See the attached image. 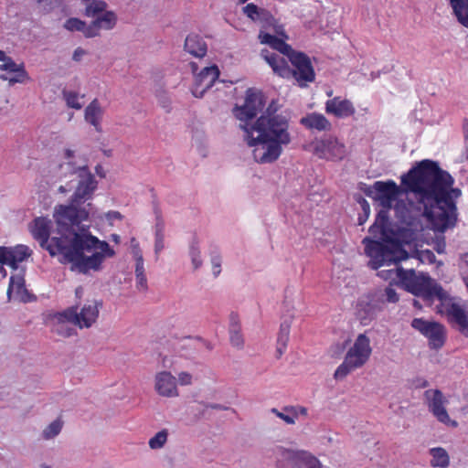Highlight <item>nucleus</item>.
I'll return each mask as SVG.
<instances>
[{"mask_svg":"<svg viewBox=\"0 0 468 468\" xmlns=\"http://www.w3.org/2000/svg\"><path fill=\"white\" fill-rule=\"evenodd\" d=\"M192 378H193L192 375L189 374L188 372L183 371L178 374V382L182 386L191 385Z\"/></svg>","mask_w":468,"mask_h":468,"instance_id":"nucleus-60","label":"nucleus"},{"mask_svg":"<svg viewBox=\"0 0 468 468\" xmlns=\"http://www.w3.org/2000/svg\"><path fill=\"white\" fill-rule=\"evenodd\" d=\"M136 287L139 290L147 289V280L145 275L136 276Z\"/></svg>","mask_w":468,"mask_h":468,"instance_id":"nucleus-64","label":"nucleus"},{"mask_svg":"<svg viewBox=\"0 0 468 468\" xmlns=\"http://www.w3.org/2000/svg\"><path fill=\"white\" fill-rule=\"evenodd\" d=\"M369 343V338L365 334H360L345 356L346 364L353 369L361 367L366 364L372 351Z\"/></svg>","mask_w":468,"mask_h":468,"instance_id":"nucleus-10","label":"nucleus"},{"mask_svg":"<svg viewBox=\"0 0 468 468\" xmlns=\"http://www.w3.org/2000/svg\"><path fill=\"white\" fill-rule=\"evenodd\" d=\"M355 200L360 205L362 213L358 215L357 224L362 226L370 215V205L365 197L360 195L355 196Z\"/></svg>","mask_w":468,"mask_h":468,"instance_id":"nucleus-40","label":"nucleus"},{"mask_svg":"<svg viewBox=\"0 0 468 468\" xmlns=\"http://www.w3.org/2000/svg\"><path fill=\"white\" fill-rule=\"evenodd\" d=\"M349 340H346L343 343H336L331 347L332 356H341L345 349L346 348V346L348 345Z\"/></svg>","mask_w":468,"mask_h":468,"instance_id":"nucleus-57","label":"nucleus"},{"mask_svg":"<svg viewBox=\"0 0 468 468\" xmlns=\"http://www.w3.org/2000/svg\"><path fill=\"white\" fill-rule=\"evenodd\" d=\"M164 249V237L160 231L156 232L154 242V252L157 255Z\"/></svg>","mask_w":468,"mask_h":468,"instance_id":"nucleus-61","label":"nucleus"},{"mask_svg":"<svg viewBox=\"0 0 468 468\" xmlns=\"http://www.w3.org/2000/svg\"><path fill=\"white\" fill-rule=\"evenodd\" d=\"M325 112L337 118H346L352 116L356 112V110L349 100H341L340 97H335L326 101Z\"/></svg>","mask_w":468,"mask_h":468,"instance_id":"nucleus-19","label":"nucleus"},{"mask_svg":"<svg viewBox=\"0 0 468 468\" xmlns=\"http://www.w3.org/2000/svg\"><path fill=\"white\" fill-rule=\"evenodd\" d=\"M425 396L430 399L429 410L436 417V419L444 424H451L452 427H457L456 420H452L445 407L444 397L440 389H429L425 391Z\"/></svg>","mask_w":468,"mask_h":468,"instance_id":"nucleus-14","label":"nucleus"},{"mask_svg":"<svg viewBox=\"0 0 468 468\" xmlns=\"http://www.w3.org/2000/svg\"><path fill=\"white\" fill-rule=\"evenodd\" d=\"M378 297L384 299V303H396L399 301V295L397 293L396 290L391 287V285L386 287L384 293L378 294Z\"/></svg>","mask_w":468,"mask_h":468,"instance_id":"nucleus-47","label":"nucleus"},{"mask_svg":"<svg viewBox=\"0 0 468 468\" xmlns=\"http://www.w3.org/2000/svg\"><path fill=\"white\" fill-rule=\"evenodd\" d=\"M64 27L69 31L82 32L85 28V22L79 18L71 17L66 20Z\"/></svg>","mask_w":468,"mask_h":468,"instance_id":"nucleus-46","label":"nucleus"},{"mask_svg":"<svg viewBox=\"0 0 468 468\" xmlns=\"http://www.w3.org/2000/svg\"><path fill=\"white\" fill-rule=\"evenodd\" d=\"M397 277L403 288L416 297H420L429 306L434 298L441 302L451 301L452 298L434 279L425 273L417 275L415 270L397 269Z\"/></svg>","mask_w":468,"mask_h":468,"instance_id":"nucleus-5","label":"nucleus"},{"mask_svg":"<svg viewBox=\"0 0 468 468\" xmlns=\"http://www.w3.org/2000/svg\"><path fill=\"white\" fill-rule=\"evenodd\" d=\"M211 265H212V273L215 278H217L221 272V263L222 259L218 253L213 254L211 256Z\"/></svg>","mask_w":468,"mask_h":468,"instance_id":"nucleus-52","label":"nucleus"},{"mask_svg":"<svg viewBox=\"0 0 468 468\" xmlns=\"http://www.w3.org/2000/svg\"><path fill=\"white\" fill-rule=\"evenodd\" d=\"M61 313H58L56 315L58 323L54 326V331L62 336L69 337L75 334V330L67 325V323H69L65 317H62Z\"/></svg>","mask_w":468,"mask_h":468,"instance_id":"nucleus-39","label":"nucleus"},{"mask_svg":"<svg viewBox=\"0 0 468 468\" xmlns=\"http://www.w3.org/2000/svg\"><path fill=\"white\" fill-rule=\"evenodd\" d=\"M445 248H446L445 237L443 235L436 236V238L434 239L435 251L439 254H442L445 252Z\"/></svg>","mask_w":468,"mask_h":468,"instance_id":"nucleus-55","label":"nucleus"},{"mask_svg":"<svg viewBox=\"0 0 468 468\" xmlns=\"http://www.w3.org/2000/svg\"><path fill=\"white\" fill-rule=\"evenodd\" d=\"M375 223L380 227L381 239L388 237V235L390 234V230H392L393 228H391L389 216L386 210H379L378 212Z\"/></svg>","mask_w":468,"mask_h":468,"instance_id":"nucleus-38","label":"nucleus"},{"mask_svg":"<svg viewBox=\"0 0 468 468\" xmlns=\"http://www.w3.org/2000/svg\"><path fill=\"white\" fill-rule=\"evenodd\" d=\"M450 4L458 22L468 28V0H450Z\"/></svg>","mask_w":468,"mask_h":468,"instance_id":"nucleus-33","label":"nucleus"},{"mask_svg":"<svg viewBox=\"0 0 468 468\" xmlns=\"http://www.w3.org/2000/svg\"><path fill=\"white\" fill-rule=\"evenodd\" d=\"M417 257L420 261H428L430 264L436 263V256L431 250L416 251Z\"/></svg>","mask_w":468,"mask_h":468,"instance_id":"nucleus-51","label":"nucleus"},{"mask_svg":"<svg viewBox=\"0 0 468 468\" xmlns=\"http://www.w3.org/2000/svg\"><path fill=\"white\" fill-rule=\"evenodd\" d=\"M315 80V71L308 55L294 50V81L299 87H306Z\"/></svg>","mask_w":468,"mask_h":468,"instance_id":"nucleus-12","label":"nucleus"},{"mask_svg":"<svg viewBox=\"0 0 468 468\" xmlns=\"http://www.w3.org/2000/svg\"><path fill=\"white\" fill-rule=\"evenodd\" d=\"M25 287V279L22 275H14L10 278V283L7 290V295L10 298L12 293Z\"/></svg>","mask_w":468,"mask_h":468,"instance_id":"nucleus-45","label":"nucleus"},{"mask_svg":"<svg viewBox=\"0 0 468 468\" xmlns=\"http://www.w3.org/2000/svg\"><path fill=\"white\" fill-rule=\"evenodd\" d=\"M261 56L271 67L272 70L276 74L285 79L292 78V69L284 57L276 53H271L268 49H262Z\"/></svg>","mask_w":468,"mask_h":468,"instance_id":"nucleus-18","label":"nucleus"},{"mask_svg":"<svg viewBox=\"0 0 468 468\" xmlns=\"http://www.w3.org/2000/svg\"><path fill=\"white\" fill-rule=\"evenodd\" d=\"M354 369L350 367L345 361L336 368L334 374L335 380H343Z\"/></svg>","mask_w":468,"mask_h":468,"instance_id":"nucleus-50","label":"nucleus"},{"mask_svg":"<svg viewBox=\"0 0 468 468\" xmlns=\"http://www.w3.org/2000/svg\"><path fill=\"white\" fill-rule=\"evenodd\" d=\"M32 254V250L26 245L16 247H0V264H5L17 269V263L25 261Z\"/></svg>","mask_w":468,"mask_h":468,"instance_id":"nucleus-16","label":"nucleus"},{"mask_svg":"<svg viewBox=\"0 0 468 468\" xmlns=\"http://www.w3.org/2000/svg\"><path fill=\"white\" fill-rule=\"evenodd\" d=\"M200 250L197 239H193L189 247V256L195 270L199 269L202 264Z\"/></svg>","mask_w":468,"mask_h":468,"instance_id":"nucleus-41","label":"nucleus"},{"mask_svg":"<svg viewBox=\"0 0 468 468\" xmlns=\"http://www.w3.org/2000/svg\"><path fill=\"white\" fill-rule=\"evenodd\" d=\"M354 369L350 367L345 361L336 368L334 374L335 380H343Z\"/></svg>","mask_w":468,"mask_h":468,"instance_id":"nucleus-49","label":"nucleus"},{"mask_svg":"<svg viewBox=\"0 0 468 468\" xmlns=\"http://www.w3.org/2000/svg\"><path fill=\"white\" fill-rule=\"evenodd\" d=\"M386 250L389 254L388 262L392 264H398L401 261H406L410 258L409 252L403 248L401 242L395 239H390L389 244L381 250Z\"/></svg>","mask_w":468,"mask_h":468,"instance_id":"nucleus-30","label":"nucleus"},{"mask_svg":"<svg viewBox=\"0 0 468 468\" xmlns=\"http://www.w3.org/2000/svg\"><path fill=\"white\" fill-rule=\"evenodd\" d=\"M399 197H390V198H387V199L378 200L379 202V205L382 207L380 210H386L387 213L388 214V211L391 208L394 209L393 202L396 203L397 200H399Z\"/></svg>","mask_w":468,"mask_h":468,"instance_id":"nucleus-59","label":"nucleus"},{"mask_svg":"<svg viewBox=\"0 0 468 468\" xmlns=\"http://www.w3.org/2000/svg\"><path fill=\"white\" fill-rule=\"evenodd\" d=\"M16 297L23 303H28L36 300V296L31 294L28 290L26 288H22L21 290L15 292Z\"/></svg>","mask_w":468,"mask_h":468,"instance_id":"nucleus-54","label":"nucleus"},{"mask_svg":"<svg viewBox=\"0 0 468 468\" xmlns=\"http://www.w3.org/2000/svg\"><path fill=\"white\" fill-rule=\"evenodd\" d=\"M79 178L70 203L69 205H58L54 210V218L58 223L61 231L65 233L70 228L77 230V233L71 232L73 236L71 245L74 252H68L67 257L70 261L75 259L79 255L78 249L81 250L82 246H85L86 249L101 250L107 258L113 257L115 255L113 249L111 248L108 242L100 240L97 237L91 235L90 224H86L89 221L91 204L82 205L91 198L97 188V181L90 172Z\"/></svg>","mask_w":468,"mask_h":468,"instance_id":"nucleus-3","label":"nucleus"},{"mask_svg":"<svg viewBox=\"0 0 468 468\" xmlns=\"http://www.w3.org/2000/svg\"><path fill=\"white\" fill-rule=\"evenodd\" d=\"M422 228H414V227H397L390 230V234L388 237L385 239H380V240H369L377 250H383L387 247V244H389L390 239L398 240L401 242V245H410L416 239V233L418 231H421Z\"/></svg>","mask_w":468,"mask_h":468,"instance_id":"nucleus-13","label":"nucleus"},{"mask_svg":"<svg viewBox=\"0 0 468 468\" xmlns=\"http://www.w3.org/2000/svg\"><path fill=\"white\" fill-rule=\"evenodd\" d=\"M62 97L65 100L67 106L69 108L80 110L83 106V104L79 101V94L77 92L63 90Z\"/></svg>","mask_w":468,"mask_h":468,"instance_id":"nucleus-42","label":"nucleus"},{"mask_svg":"<svg viewBox=\"0 0 468 468\" xmlns=\"http://www.w3.org/2000/svg\"><path fill=\"white\" fill-rule=\"evenodd\" d=\"M432 459L431 465L432 467L446 468L450 464V457L447 451L441 447H435L430 450Z\"/></svg>","mask_w":468,"mask_h":468,"instance_id":"nucleus-34","label":"nucleus"},{"mask_svg":"<svg viewBox=\"0 0 468 468\" xmlns=\"http://www.w3.org/2000/svg\"><path fill=\"white\" fill-rule=\"evenodd\" d=\"M259 39L261 44L269 45L271 48L279 51L292 64V48L285 43V38H280L274 35L260 31Z\"/></svg>","mask_w":468,"mask_h":468,"instance_id":"nucleus-20","label":"nucleus"},{"mask_svg":"<svg viewBox=\"0 0 468 468\" xmlns=\"http://www.w3.org/2000/svg\"><path fill=\"white\" fill-rule=\"evenodd\" d=\"M277 468H292V452L282 446H277L274 451Z\"/></svg>","mask_w":468,"mask_h":468,"instance_id":"nucleus-35","label":"nucleus"},{"mask_svg":"<svg viewBox=\"0 0 468 468\" xmlns=\"http://www.w3.org/2000/svg\"><path fill=\"white\" fill-rule=\"evenodd\" d=\"M154 388L162 397L173 398L178 396L176 379L167 371H162L155 375Z\"/></svg>","mask_w":468,"mask_h":468,"instance_id":"nucleus-17","label":"nucleus"},{"mask_svg":"<svg viewBox=\"0 0 468 468\" xmlns=\"http://www.w3.org/2000/svg\"><path fill=\"white\" fill-rule=\"evenodd\" d=\"M102 109L97 99H94L85 109V120L90 123L96 131L101 132L100 120Z\"/></svg>","mask_w":468,"mask_h":468,"instance_id":"nucleus-31","label":"nucleus"},{"mask_svg":"<svg viewBox=\"0 0 468 468\" xmlns=\"http://www.w3.org/2000/svg\"><path fill=\"white\" fill-rule=\"evenodd\" d=\"M369 240H375L370 237H366L363 239L362 243L365 245L366 253L373 258L371 261V268L373 270H378L384 264L391 265L392 263L388 262L389 254L388 251L384 250H377L373 243Z\"/></svg>","mask_w":468,"mask_h":468,"instance_id":"nucleus-23","label":"nucleus"},{"mask_svg":"<svg viewBox=\"0 0 468 468\" xmlns=\"http://www.w3.org/2000/svg\"><path fill=\"white\" fill-rule=\"evenodd\" d=\"M384 299L378 297V293H373L367 295V301H361L359 303V314L362 320L369 319L372 320L378 313L383 309Z\"/></svg>","mask_w":468,"mask_h":468,"instance_id":"nucleus-22","label":"nucleus"},{"mask_svg":"<svg viewBox=\"0 0 468 468\" xmlns=\"http://www.w3.org/2000/svg\"><path fill=\"white\" fill-rule=\"evenodd\" d=\"M264 96L253 89H248L244 103L236 105L233 113L243 123L240 129L245 132V140L254 147V160L260 164H271L282 154V146L291 142L288 132L289 122L283 116L270 117L261 115L255 122L252 120L264 107Z\"/></svg>","mask_w":468,"mask_h":468,"instance_id":"nucleus-2","label":"nucleus"},{"mask_svg":"<svg viewBox=\"0 0 468 468\" xmlns=\"http://www.w3.org/2000/svg\"><path fill=\"white\" fill-rule=\"evenodd\" d=\"M290 333H291V317L288 319H284L281 324L280 331L278 334V346L276 349L277 357H281L283 354L284 349L290 340Z\"/></svg>","mask_w":468,"mask_h":468,"instance_id":"nucleus-32","label":"nucleus"},{"mask_svg":"<svg viewBox=\"0 0 468 468\" xmlns=\"http://www.w3.org/2000/svg\"><path fill=\"white\" fill-rule=\"evenodd\" d=\"M446 314L449 320L458 325V331L468 337V314L455 303L447 304Z\"/></svg>","mask_w":468,"mask_h":468,"instance_id":"nucleus-21","label":"nucleus"},{"mask_svg":"<svg viewBox=\"0 0 468 468\" xmlns=\"http://www.w3.org/2000/svg\"><path fill=\"white\" fill-rule=\"evenodd\" d=\"M420 187L425 193H412L416 201L399 199L394 205L395 217L407 227L422 228V218L435 233H445L458 222L457 199L462 196L459 187H453L454 178L435 161L421 173Z\"/></svg>","mask_w":468,"mask_h":468,"instance_id":"nucleus-1","label":"nucleus"},{"mask_svg":"<svg viewBox=\"0 0 468 468\" xmlns=\"http://www.w3.org/2000/svg\"><path fill=\"white\" fill-rule=\"evenodd\" d=\"M242 12L252 21L262 23V27L264 28L273 24L274 18L271 14L266 9L261 8L254 4L250 3L243 6Z\"/></svg>","mask_w":468,"mask_h":468,"instance_id":"nucleus-24","label":"nucleus"},{"mask_svg":"<svg viewBox=\"0 0 468 468\" xmlns=\"http://www.w3.org/2000/svg\"><path fill=\"white\" fill-rule=\"evenodd\" d=\"M410 325L428 338L431 349L438 350L444 346L446 329L442 324L435 321H427L423 318H414Z\"/></svg>","mask_w":468,"mask_h":468,"instance_id":"nucleus-8","label":"nucleus"},{"mask_svg":"<svg viewBox=\"0 0 468 468\" xmlns=\"http://www.w3.org/2000/svg\"><path fill=\"white\" fill-rule=\"evenodd\" d=\"M131 246H132V253H133L134 259L136 260L139 258H143V254L140 250L139 243L135 238H133L131 239Z\"/></svg>","mask_w":468,"mask_h":468,"instance_id":"nucleus-62","label":"nucleus"},{"mask_svg":"<svg viewBox=\"0 0 468 468\" xmlns=\"http://www.w3.org/2000/svg\"><path fill=\"white\" fill-rule=\"evenodd\" d=\"M135 275L141 276L144 274V258H139L135 260Z\"/></svg>","mask_w":468,"mask_h":468,"instance_id":"nucleus-63","label":"nucleus"},{"mask_svg":"<svg viewBox=\"0 0 468 468\" xmlns=\"http://www.w3.org/2000/svg\"><path fill=\"white\" fill-rule=\"evenodd\" d=\"M435 161L423 159L416 162L415 165L401 176V184L398 186L393 180L376 181L374 189L376 190V200L387 199L390 197H399L402 194L425 193L420 187L422 180H418L421 173H424L433 165Z\"/></svg>","mask_w":468,"mask_h":468,"instance_id":"nucleus-6","label":"nucleus"},{"mask_svg":"<svg viewBox=\"0 0 468 468\" xmlns=\"http://www.w3.org/2000/svg\"><path fill=\"white\" fill-rule=\"evenodd\" d=\"M94 21L96 22L100 30H111L116 25L117 16L112 11H105L95 16Z\"/></svg>","mask_w":468,"mask_h":468,"instance_id":"nucleus-36","label":"nucleus"},{"mask_svg":"<svg viewBox=\"0 0 468 468\" xmlns=\"http://www.w3.org/2000/svg\"><path fill=\"white\" fill-rule=\"evenodd\" d=\"M168 432L166 430L158 431L154 437L149 440V447L156 450L161 449L167 441Z\"/></svg>","mask_w":468,"mask_h":468,"instance_id":"nucleus-43","label":"nucleus"},{"mask_svg":"<svg viewBox=\"0 0 468 468\" xmlns=\"http://www.w3.org/2000/svg\"><path fill=\"white\" fill-rule=\"evenodd\" d=\"M294 468H323V465L310 452L294 450Z\"/></svg>","mask_w":468,"mask_h":468,"instance_id":"nucleus-29","label":"nucleus"},{"mask_svg":"<svg viewBox=\"0 0 468 468\" xmlns=\"http://www.w3.org/2000/svg\"><path fill=\"white\" fill-rule=\"evenodd\" d=\"M279 109L280 105L278 104V102L272 100L271 102L267 107L266 111L261 115H268L270 117L281 116L280 114H277Z\"/></svg>","mask_w":468,"mask_h":468,"instance_id":"nucleus-58","label":"nucleus"},{"mask_svg":"<svg viewBox=\"0 0 468 468\" xmlns=\"http://www.w3.org/2000/svg\"><path fill=\"white\" fill-rule=\"evenodd\" d=\"M219 77V69L217 66L204 68L199 74L196 76L195 86L192 93L197 98L203 97L204 93L210 89Z\"/></svg>","mask_w":468,"mask_h":468,"instance_id":"nucleus-15","label":"nucleus"},{"mask_svg":"<svg viewBox=\"0 0 468 468\" xmlns=\"http://www.w3.org/2000/svg\"><path fill=\"white\" fill-rule=\"evenodd\" d=\"M358 189L362 191L367 197L376 200V190L374 189V184L372 186H368L361 182L358 184Z\"/></svg>","mask_w":468,"mask_h":468,"instance_id":"nucleus-56","label":"nucleus"},{"mask_svg":"<svg viewBox=\"0 0 468 468\" xmlns=\"http://www.w3.org/2000/svg\"><path fill=\"white\" fill-rule=\"evenodd\" d=\"M62 429V423L58 420L52 421L44 431L43 438L46 440L52 439L59 434Z\"/></svg>","mask_w":468,"mask_h":468,"instance_id":"nucleus-44","label":"nucleus"},{"mask_svg":"<svg viewBox=\"0 0 468 468\" xmlns=\"http://www.w3.org/2000/svg\"><path fill=\"white\" fill-rule=\"evenodd\" d=\"M100 28L97 26L96 22L93 20L90 25L85 24V28L82 30V33L86 37H94L99 36Z\"/></svg>","mask_w":468,"mask_h":468,"instance_id":"nucleus-53","label":"nucleus"},{"mask_svg":"<svg viewBox=\"0 0 468 468\" xmlns=\"http://www.w3.org/2000/svg\"><path fill=\"white\" fill-rule=\"evenodd\" d=\"M85 5V15L95 17L106 11L107 4L101 0H82Z\"/></svg>","mask_w":468,"mask_h":468,"instance_id":"nucleus-37","label":"nucleus"},{"mask_svg":"<svg viewBox=\"0 0 468 468\" xmlns=\"http://www.w3.org/2000/svg\"><path fill=\"white\" fill-rule=\"evenodd\" d=\"M0 70L14 74V78L9 79L10 86H14L16 83H24L28 79L24 65L16 63L11 57L5 63L0 64Z\"/></svg>","mask_w":468,"mask_h":468,"instance_id":"nucleus-25","label":"nucleus"},{"mask_svg":"<svg viewBox=\"0 0 468 468\" xmlns=\"http://www.w3.org/2000/svg\"><path fill=\"white\" fill-rule=\"evenodd\" d=\"M57 223V230L59 236H54L49 239L48 222L44 218H37L35 220V229L33 236L40 242V246L46 249L51 256L57 254L61 255L59 260L61 263H71V271H79L86 274L90 271L101 270V263L107 258L101 250L86 249L85 246L80 250L78 249L79 255L72 261L67 257L68 252H74L72 244V234L76 232L74 228H70L68 231H61L58 223Z\"/></svg>","mask_w":468,"mask_h":468,"instance_id":"nucleus-4","label":"nucleus"},{"mask_svg":"<svg viewBox=\"0 0 468 468\" xmlns=\"http://www.w3.org/2000/svg\"><path fill=\"white\" fill-rule=\"evenodd\" d=\"M156 98L159 105L169 112L171 111V100L167 92L165 90H159L156 93Z\"/></svg>","mask_w":468,"mask_h":468,"instance_id":"nucleus-48","label":"nucleus"},{"mask_svg":"<svg viewBox=\"0 0 468 468\" xmlns=\"http://www.w3.org/2000/svg\"><path fill=\"white\" fill-rule=\"evenodd\" d=\"M311 146L313 154L321 159L338 162L342 161L346 155L345 144L332 135H324L321 139L315 140L311 144Z\"/></svg>","mask_w":468,"mask_h":468,"instance_id":"nucleus-7","label":"nucleus"},{"mask_svg":"<svg viewBox=\"0 0 468 468\" xmlns=\"http://www.w3.org/2000/svg\"><path fill=\"white\" fill-rule=\"evenodd\" d=\"M64 159L65 161L58 165L60 176L66 177L69 175L77 174L80 177L90 172L88 158L85 155H77L75 151L65 149Z\"/></svg>","mask_w":468,"mask_h":468,"instance_id":"nucleus-11","label":"nucleus"},{"mask_svg":"<svg viewBox=\"0 0 468 468\" xmlns=\"http://www.w3.org/2000/svg\"><path fill=\"white\" fill-rule=\"evenodd\" d=\"M229 334L230 344L241 349L244 346V337L241 333V324L238 314L232 312L229 314Z\"/></svg>","mask_w":468,"mask_h":468,"instance_id":"nucleus-26","label":"nucleus"},{"mask_svg":"<svg viewBox=\"0 0 468 468\" xmlns=\"http://www.w3.org/2000/svg\"><path fill=\"white\" fill-rule=\"evenodd\" d=\"M184 48L197 58L205 57L207 50L206 42L197 34H189L186 37Z\"/></svg>","mask_w":468,"mask_h":468,"instance_id":"nucleus-28","label":"nucleus"},{"mask_svg":"<svg viewBox=\"0 0 468 468\" xmlns=\"http://www.w3.org/2000/svg\"><path fill=\"white\" fill-rule=\"evenodd\" d=\"M300 123L308 129L327 132L332 129L331 122L321 113H309L300 120Z\"/></svg>","mask_w":468,"mask_h":468,"instance_id":"nucleus-27","label":"nucleus"},{"mask_svg":"<svg viewBox=\"0 0 468 468\" xmlns=\"http://www.w3.org/2000/svg\"><path fill=\"white\" fill-rule=\"evenodd\" d=\"M102 305L101 302L93 301L80 309L78 312L77 306H72L61 312V316L65 317L69 324L81 328H89L95 323L99 315V307Z\"/></svg>","mask_w":468,"mask_h":468,"instance_id":"nucleus-9","label":"nucleus"}]
</instances>
